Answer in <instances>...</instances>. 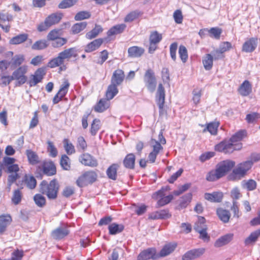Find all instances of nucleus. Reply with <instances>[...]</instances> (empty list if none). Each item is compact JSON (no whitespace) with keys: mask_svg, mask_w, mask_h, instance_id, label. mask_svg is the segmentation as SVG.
I'll return each instance as SVG.
<instances>
[{"mask_svg":"<svg viewBox=\"0 0 260 260\" xmlns=\"http://www.w3.org/2000/svg\"><path fill=\"white\" fill-rule=\"evenodd\" d=\"M78 56L77 50L75 47L63 50L59 52L57 57L53 58L48 62V67L54 68L60 67V70H66L67 67L64 65V61H69L72 58Z\"/></svg>","mask_w":260,"mask_h":260,"instance_id":"obj_1","label":"nucleus"},{"mask_svg":"<svg viewBox=\"0 0 260 260\" xmlns=\"http://www.w3.org/2000/svg\"><path fill=\"white\" fill-rule=\"evenodd\" d=\"M235 161L226 160L218 164L215 170L210 171L207 176V180L214 181L224 176L235 166Z\"/></svg>","mask_w":260,"mask_h":260,"instance_id":"obj_2","label":"nucleus"},{"mask_svg":"<svg viewBox=\"0 0 260 260\" xmlns=\"http://www.w3.org/2000/svg\"><path fill=\"white\" fill-rule=\"evenodd\" d=\"M59 185L56 179H53L48 184L47 181L43 180L40 184V192L45 194L49 199H55L57 198Z\"/></svg>","mask_w":260,"mask_h":260,"instance_id":"obj_3","label":"nucleus"},{"mask_svg":"<svg viewBox=\"0 0 260 260\" xmlns=\"http://www.w3.org/2000/svg\"><path fill=\"white\" fill-rule=\"evenodd\" d=\"M253 165L252 160H248L238 164L233 170L230 175L231 179H241L244 177L247 171L250 169Z\"/></svg>","mask_w":260,"mask_h":260,"instance_id":"obj_4","label":"nucleus"},{"mask_svg":"<svg viewBox=\"0 0 260 260\" xmlns=\"http://www.w3.org/2000/svg\"><path fill=\"white\" fill-rule=\"evenodd\" d=\"M242 148V144H234L229 140H224L215 146L216 151L224 153H231L235 150H239Z\"/></svg>","mask_w":260,"mask_h":260,"instance_id":"obj_5","label":"nucleus"},{"mask_svg":"<svg viewBox=\"0 0 260 260\" xmlns=\"http://www.w3.org/2000/svg\"><path fill=\"white\" fill-rule=\"evenodd\" d=\"M62 18L60 14L53 13L48 16L42 22L38 25V30L40 32L46 31L51 26L58 23Z\"/></svg>","mask_w":260,"mask_h":260,"instance_id":"obj_6","label":"nucleus"},{"mask_svg":"<svg viewBox=\"0 0 260 260\" xmlns=\"http://www.w3.org/2000/svg\"><path fill=\"white\" fill-rule=\"evenodd\" d=\"M97 177L98 175L95 172L92 171H87L78 178L76 181V183L78 186L82 187L95 182Z\"/></svg>","mask_w":260,"mask_h":260,"instance_id":"obj_7","label":"nucleus"},{"mask_svg":"<svg viewBox=\"0 0 260 260\" xmlns=\"http://www.w3.org/2000/svg\"><path fill=\"white\" fill-rule=\"evenodd\" d=\"M28 67L24 65L19 67L13 72L11 76L13 80H16V85L20 86L26 82L27 77L25 74L27 73Z\"/></svg>","mask_w":260,"mask_h":260,"instance_id":"obj_8","label":"nucleus"},{"mask_svg":"<svg viewBox=\"0 0 260 260\" xmlns=\"http://www.w3.org/2000/svg\"><path fill=\"white\" fill-rule=\"evenodd\" d=\"M149 143L152 150L148 155V162L154 163L155 161L157 155L162 151L163 147L159 142L153 139H151Z\"/></svg>","mask_w":260,"mask_h":260,"instance_id":"obj_9","label":"nucleus"},{"mask_svg":"<svg viewBox=\"0 0 260 260\" xmlns=\"http://www.w3.org/2000/svg\"><path fill=\"white\" fill-rule=\"evenodd\" d=\"M164 191L165 189L162 188L160 190L154 193L152 196V198L155 200H157L159 198H160V199L158 200L157 203V208L168 204L173 199V196L172 194H170L167 196H165V193H164Z\"/></svg>","mask_w":260,"mask_h":260,"instance_id":"obj_10","label":"nucleus"},{"mask_svg":"<svg viewBox=\"0 0 260 260\" xmlns=\"http://www.w3.org/2000/svg\"><path fill=\"white\" fill-rule=\"evenodd\" d=\"M144 80L148 89L151 92H153L156 87V81L154 73L151 69L146 71L144 75Z\"/></svg>","mask_w":260,"mask_h":260,"instance_id":"obj_11","label":"nucleus"},{"mask_svg":"<svg viewBox=\"0 0 260 260\" xmlns=\"http://www.w3.org/2000/svg\"><path fill=\"white\" fill-rule=\"evenodd\" d=\"M156 102L159 107V112L160 115H163L166 112L164 109L165 100V90L161 83H159L156 94Z\"/></svg>","mask_w":260,"mask_h":260,"instance_id":"obj_12","label":"nucleus"},{"mask_svg":"<svg viewBox=\"0 0 260 260\" xmlns=\"http://www.w3.org/2000/svg\"><path fill=\"white\" fill-rule=\"evenodd\" d=\"M46 73L43 68H39L35 72L34 74L31 75L28 82L30 87L36 86L38 83L41 82L43 79Z\"/></svg>","mask_w":260,"mask_h":260,"instance_id":"obj_13","label":"nucleus"},{"mask_svg":"<svg viewBox=\"0 0 260 260\" xmlns=\"http://www.w3.org/2000/svg\"><path fill=\"white\" fill-rule=\"evenodd\" d=\"M257 45V38L253 37L247 39L243 43L242 47V51L246 53L253 52Z\"/></svg>","mask_w":260,"mask_h":260,"instance_id":"obj_14","label":"nucleus"},{"mask_svg":"<svg viewBox=\"0 0 260 260\" xmlns=\"http://www.w3.org/2000/svg\"><path fill=\"white\" fill-rule=\"evenodd\" d=\"M69 233L70 231L68 226L63 225L53 230L51 233V236L54 239L60 240L68 236Z\"/></svg>","mask_w":260,"mask_h":260,"instance_id":"obj_15","label":"nucleus"},{"mask_svg":"<svg viewBox=\"0 0 260 260\" xmlns=\"http://www.w3.org/2000/svg\"><path fill=\"white\" fill-rule=\"evenodd\" d=\"M16 159L12 157L5 156L3 158V166H5L7 168L8 172L11 173L12 172H18L19 168L18 165L15 164Z\"/></svg>","mask_w":260,"mask_h":260,"instance_id":"obj_16","label":"nucleus"},{"mask_svg":"<svg viewBox=\"0 0 260 260\" xmlns=\"http://www.w3.org/2000/svg\"><path fill=\"white\" fill-rule=\"evenodd\" d=\"M80 162L84 166L95 167L98 165L97 160L89 153H84L79 158Z\"/></svg>","mask_w":260,"mask_h":260,"instance_id":"obj_17","label":"nucleus"},{"mask_svg":"<svg viewBox=\"0 0 260 260\" xmlns=\"http://www.w3.org/2000/svg\"><path fill=\"white\" fill-rule=\"evenodd\" d=\"M159 257L155 248H148L141 252L138 256V260H147L156 259Z\"/></svg>","mask_w":260,"mask_h":260,"instance_id":"obj_18","label":"nucleus"},{"mask_svg":"<svg viewBox=\"0 0 260 260\" xmlns=\"http://www.w3.org/2000/svg\"><path fill=\"white\" fill-rule=\"evenodd\" d=\"M41 166L45 174L48 176H52L56 174V167L52 161H44Z\"/></svg>","mask_w":260,"mask_h":260,"instance_id":"obj_19","label":"nucleus"},{"mask_svg":"<svg viewBox=\"0 0 260 260\" xmlns=\"http://www.w3.org/2000/svg\"><path fill=\"white\" fill-rule=\"evenodd\" d=\"M124 78V72L121 70L114 71L111 78V84L118 86L123 82Z\"/></svg>","mask_w":260,"mask_h":260,"instance_id":"obj_20","label":"nucleus"},{"mask_svg":"<svg viewBox=\"0 0 260 260\" xmlns=\"http://www.w3.org/2000/svg\"><path fill=\"white\" fill-rule=\"evenodd\" d=\"M223 193L219 191H215L212 193H205L204 198L206 200L215 203H220L223 199Z\"/></svg>","mask_w":260,"mask_h":260,"instance_id":"obj_21","label":"nucleus"},{"mask_svg":"<svg viewBox=\"0 0 260 260\" xmlns=\"http://www.w3.org/2000/svg\"><path fill=\"white\" fill-rule=\"evenodd\" d=\"M25 154L29 164L31 165H36L41 164L40 157L36 152L31 149H27L26 150Z\"/></svg>","mask_w":260,"mask_h":260,"instance_id":"obj_22","label":"nucleus"},{"mask_svg":"<svg viewBox=\"0 0 260 260\" xmlns=\"http://www.w3.org/2000/svg\"><path fill=\"white\" fill-rule=\"evenodd\" d=\"M177 247L176 243H168L166 244L161 249L158 254L159 257H165L173 252Z\"/></svg>","mask_w":260,"mask_h":260,"instance_id":"obj_23","label":"nucleus"},{"mask_svg":"<svg viewBox=\"0 0 260 260\" xmlns=\"http://www.w3.org/2000/svg\"><path fill=\"white\" fill-rule=\"evenodd\" d=\"M204 249H194L187 251L182 256V260H191L194 259L204 253Z\"/></svg>","mask_w":260,"mask_h":260,"instance_id":"obj_24","label":"nucleus"},{"mask_svg":"<svg viewBox=\"0 0 260 260\" xmlns=\"http://www.w3.org/2000/svg\"><path fill=\"white\" fill-rule=\"evenodd\" d=\"M233 236V234H228L221 237L215 241V247H220L228 244L232 240Z\"/></svg>","mask_w":260,"mask_h":260,"instance_id":"obj_25","label":"nucleus"},{"mask_svg":"<svg viewBox=\"0 0 260 260\" xmlns=\"http://www.w3.org/2000/svg\"><path fill=\"white\" fill-rule=\"evenodd\" d=\"M104 40L100 38L97 39L88 44L85 48V51L87 52H91L98 49L103 44Z\"/></svg>","mask_w":260,"mask_h":260,"instance_id":"obj_26","label":"nucleus"},{"mask_svg":"<svg viewBox=\"0 0 260 260\" xmlns=\"http://www.w3.org/2000/svg\"><path fill=\"white\" fill-rule=\"evenodd\" d=\"M216 214L221 221L224 223L229 221L231 213L229 211L222 208H218L216 209Z\"/></svg>","mask_w":260,"mask_h":260,"instance_id":"obj_27","label":"nucleus"},{"mask_svg":"<svg viewBox=\"0 0 260 260\" xmlns=\"http://www.w3.org/2000/svg\"><path fill=\"white\" fill-rule=\"evenodd\" d=\"M239 93L244 96H247L251 92V85L248 80L244 81L238 89Z\"/></svg>","mask_w":260,"mask_h":260,"instance_id":"obj_28","label":"nucleus"},{"mask_svg":"<svg viewBox=\"0 0 260 260\" xmlns=\"http://www.w3.org/2000/svg\"><path fill=\"white\" fill-rule=\"evenodd\" d=\"M144 49L138 46H133L128 49V56L131 57H139L144 53Z\"/></svg>","mask_w":260,"mask_h":260,"instance_id":"obj_29","label":"nucleus"},{"mask_svg":"<svg viewBox=\"0 0 260 260\" xmlns=\"http://www.w3.org/2000/svg\"><path fill=\"white\" fill-rule=\"evenodd\" d=\"M109 101L107 98L101 99L94 106V111L98 112H102L108 109L110 106Z\"/></svg>","mask_w":260,"mask_h":260,"instance_id":"obj_30","label":"nucleus"},{"mask_svg":"<svg viewBox=\"0 0 260 260\" xmlns=\"http://www.w3.org/2000/svg\"><path fill=\"white\" fill-rule=\"evenodd\" d=\"M126 28L125 24H120L116 25L111 27L107 32L108 37H111L114 35L122 33Z\"/></svg>","mask_w":260,"mask_h":260,"instance_id":"obj_31","label":"nucleus"},{"mask_svg":"<svg viewBox=\"0 0 260 260\" xmlns=\"http://www.w3.org/2000/svg\"><path fill=\"white\" fill-rule=\"evenodd\" d=\"M260 237V229L252 232L250 235L245 239L244 241L245 245H250L253 244Z\"/></svg>","mask_w":260,"mask_h":260,"instance_id":"obj_32","label":"nucleus"},{"mask_svg":"<svg viewBox=\"0 0 260 260\" xmlns=\"http://www.w3.org/2000/svg\"><path fill=\"white\" fill-rule=\"evenodd\" d=\"M124 167L127 169H133L135 167V156L133 153L128 154L123 161Z\"/></svg>","mask_w":260,"mask_h":260,"instance_id":"obj_33","label":"nucleus"},{"mask_svg":"<svg viewBox=\"0 0 260 260\" xmlns=\"http://www.w3.org/2000/svg\"><path fill=\"white\" fill-rule=\"evenodd\" d=\"M12 220L10 215H2L0 216V233L5 231L7 226Z\"/></svg>","mask_w":260,"mask_h":260,"instance_id":"obj_34","label":"nucleus"},{"mask_svg":"<svg viewBox=\"0 0 260 260\" xmlns=\"http://www.w3.org/2000/svg\"><path fill=\"white\" fill-rule=\"evenodd\" d=\"M119 165L117 164H113L110 166L106 171L107 175L109 178L115 180L117 178V171Z\"/></svg>","mask_w":260,"mask_h":260,"instance_id":"obj_35","label":"nucleus"},{"mask_svg":"<svg viewBox=\"0 0 260 260\" xmlns=\"http://www.w3.org/2000/svg\"><path fill=\"white\" fill-rule=\"evenodd\" d=\"M219 125L218 122H212L206 124V127L203 129V133L209 132L212 135H216L218 127Z\"/></svg>","mask_w":260,"mask_h":260,"instance_id":"obj_36","label":"nucleus"},{"mask_svg":"<svg viewBox=\"0 0 260 260\" xmlns=\"http://www.w3.org/2000/svg\"><path fill=\"white\" fill-rule=\"evenodd\" d=\"M118 92L117 86L110 84L107 89L106 97L108 100H112Z\"/></svg>","mask_w":260,"mask_h":260,"instance_id":"obj_37","label":"nucleus"},{"mask_svg":"<svg viewBox=\"0 0 260 260\" xmlns=\"http://www.w3.org/2000/svg\"><path fill=\"white\" fill-rule=\"evenodd\" d=\"M27 39V34H22L13 37L10 39L9 43L12 45H18L24 42Z\"/></svg>","mask_w":260,"mask_h":260,"instance_id":"obj_38","label":"nucleus"},{"mask_svg":"<svg viewBox=\"0 0 260 260\" xmlns=\"http://www.w3.org/2000/svg\"><path fill=\"white\" fill-rule=\"evenodd\" d=\"M103 30L102 27L96 24L94 28L86 34L87 39L91 40L96 37Z\"/></svg>","mask_w":260,"mask_h":260,"instance_id":"obj_39","label":"nucleus"},{"mask_svg":"<svg viewBox=\"0 0 260 260\" xmlns=\"http://www.w3.org/2000/svg\"><path fill=\"white\" fill-rule=\"evenodd\" d=\"M206 219L202 216L198 217V221L195 223L194 229L196 231H202L207 230V227L205 223Z\"/></svg>","mask_w":260,"mask_h":260,"instance_id":"obj_40","label":"nucleus"},{"mask_svg":"<svg viewBox=\"0 0 260 260\" xmlns=\"http://www.w3.org/2000/svg\"><path fill=\"white\" fill-rule=\"evenodd\" d=\"M23 182L27 187L30 189H34L37 185V181L32 176L25 175L24 177Z\"/></svg>","mask_w":260,"mask_h":260,"instance_id":"obj_41","label":"nucleus"},{"mask_svg":"<svg viewBox=\"0 0 260 260\" xmlns=\"http://www.w3.org/2000/svg\"><path fill=\"white\" fill-rule=\"evenodd\" d=\"M24 60L25 57L24 55H16L13 57L11 59V61L10 62L11 63V66L13 68H16V67L21 65L24 61Z\"/></svg>","mask_w":260,"mask_h":260,"instance_id":"obj_42","label":"nucleus"},{"mask_svg":"<svg viewBox=\"0 0 260 260\" xmlns=\"http://www.w3.org/2000/svg\"><path fill=\"white\" fill-rule=\"evenodd\" d=\"M213 57L210 54H207L203 59V63L206 70H210L213 67Z\"/></svg>","mask_w":260,"mask_h":260,"instance_id":"obj_43","label":"nucleus"},{"mask_svg":"<svg viewBox=\"0 0 260 260\" xmlns=\"http://www.w3.org/2000/svg\"><path fill=\"white\" fill-rule=\"evenodd\" d=\"M108 229L110 234L115 235L121 232L124 229V226L122 224L113 223L109 225Z\"/></svg>","mask_w":260,"mask_h":260,"instance_id":"obj_44","label":"nucleus"},{"mask_svg":"<svg viewBox=\"0 0 260 260\" xmlns=\"http://www.w3.org/2000/svg\"><path fill=\"white\" fill-rule=\"evenodd\" d=\"M62 35L61 29H54L51 30L47 35V38L49 41L55 40Z\"/></svg>","mask_w":260,"mask_h":260,"instance_id":"obj_45","label":"nucleus"},{"mask_svg":"<svg viewBox=\"0 0 260 260\" xmlns=\"http://www.w3.org/2000/svg\"><path fill=\"white\" fill-rule=\"evenodd\" d=\"M246 134V132L245 131H240L232 136L229 140L234 144H238V143L237 142H239L242 140Z\"/></svg>","mask_w":260,"mask_h":260,"instance_id":"obj_46","label":"nucleus"},{"mask_svg":"<svg viewBox=\"0 0 260 260\" xmlns=\"http://www.w3.org/2000/svg\"><path fill=\"white\" fill-rule=\"evenodd\" d=\"M101 121L99 119H94L91 125L90 132L92 136H95L101 128Z\"/></svg>","mask_w":260,"mask_h":260,"instance_id":"obj_47","label":"nucleus"},{"mask_svg":"<svg viewBox=\"0 0 260 260\" xmlns=\"http://www.w3.org/2000/svg\"><path fill=\"white\" fill-rule=\"evenodd\" d=\"M22 197V192L20 189L15 190L11 199L12 203L15 205L19 204L21 201Z\"/></svg>","mask_w":260,"mask_h":260,"instance_id":"obj_48","label":"nucleus"},{"mask_svg":"<svg viewBox=\"0 0 260 260\" xmlns=\"http://www.w3.org/2000/svg\"><path fill=\"white\" fill-rule=\"evenodd\" d=\"M60 164L63 169L65 170H69L71 168V162L69 157L64 154L62 155L60 160Z\"/></svg>","mask_w":260,"mask_h":260,"instance_id":"obj_49","label":"nucleus"},{"mask_svg":"<svg viewBox=\"0 0 260 260\" xmlns=\"http://www.w3.org/2000/svg\"><path fill=\"white\" fill-rule=\"evenodd\" d=\"M87 26L86 22H82L75 24L72 27V32L77 34L84 29Z\"/></svg>","mask_w":260,"mask_h":260,"instance_id":"obj_50","label":"nucleus"},{"mask_svg":"<svg viewBox=\"0 0 260 260\" xmlns=\"http://www.w3.org/2000/svg\"><path fill=\"white\" fill-rule=\"evenodd\" d=\"M64 148L68 154L71 155L75 152V149L74 145L69 142L68 139H65L63 141Z\"/></svg>","mask_w":260,"mask_h":260,"instance_id":"obj_51","label":"nucleus"},{"mask_svg":"<svg viewBox=\"0 0 260 260\" xmlns=\"http://www.w3.org/2000/svg\"><path fill=\"white\" fill-rule=\"evenodd\" d=\"M51 46L54 48H60L68 42L67 39L65 38L60 37L58 39L53 40Z\"/></svg>","mask_w":260,"mask_h":260,"instance_id":"obj_52","label":"nucleus"},{"mask_svg":"<svg viewBox=\"0 0 260 260\" xmlns=\"http://www.w3.org/2000/svg\"><path fill=\"white\" fill-rule=\"evenodd\" d=\"M48 46L47 42L45 40H41L36 42L31 46L33 50H42Z\"/></svg>","mask_w":260,"mask_h":260,"instance_id":"obj_53","label":"nucleus"},{"mask_svg":"<svg viewBox=\"0 0 260 260\" xmlns=\"http://www.w3.org/2000/svg\"><path fill=\"white\" fill-rule=\"evenodd\" d=\"M179 57L183 63L186 62L188 59L187 50L184 46L181 45L179 48Z\"/></svg>","mask_w":260,"mask_h":260,"instance_id":"obj_54","label":"nucleus"},{"mask_svg":"<svg viewBox=\"0 0 260 260\" xmlns=\"http://www.w3.org/2000/svg\"><path fill=\"white\" fill-rule=\"evenodd\" d=\"M162 39L161 34L158 33L157 31L152 32L149 37V42L157 44Z\"/></svg>","mask_w":260,"mask_h":260,"instance_id":"obj_55","label":"nucleus"},{"mask_svg":"<svg viewBox=\"0 0 260 260\" xmlns=\"http://www.w3.org/2000/svg\"><path fill=\"white\" fill-rule=\"evenodd\" d=\"M36 204L40 207H43L46 204V199L44 196L40 194H37L34 197Z\"/></svg>","mask_w":260,"mask_h":260,"instance_id":"obj_56","label":"nucleus"},{"mask_svg":"<svg viewBox=\"0 0 260 260\" xmlns=\"http://www.w3.org/2000/svg\"><path fill=\"white\" fill-rule=\"evenodd\" d=\"M192 198V194L188 193L184 195L181 198L180 206L181 207L185 208L190 202Z\"/></svg>","mask_w":260,"mask_h":260,"instance_id":"obj_57","label":"nucleus"},{"mask_svg":"<svg viewBox=\"0 0 260 260\" xmlns=\"http://www.w3.org/2000/svg\"><path fill=\"white\" fill-rule=\"evenodd\" d=\"M208 32L210 34L211 37H213L216 39H219L222 32L221 29L218 27H212L208 29Z\"/></svg>","mask_w":260,"mask_h":260,"instance_id":"obj_58","label":"nucleus"},{"mask_svg":"<svg viewBox=\"0 0 260 260\" xmlns=\"http://www.w3.org/2000/svg\"><path fill=\"white\" fill-rule=\"evenodd\" d=\"M87 147V145L85 139L82 136H80L77 139V147L79 150L85 151Z\"/></svg>","mask_w":260,"mask_h":260,"instance_id":"obj_59","label":"nucleus"},{"mask_svg":"<svg viewBox=\"0 0 260 260\" xmlns=\"http://www.w3.org/2000/svg\"><path fill=\"white\" fill-rule=\"evenodd\" d=\"M141 13L138 11H133L127 14L124 18L125 22H132L138 18Z\"/></svg>","mask_w":260,"mask_h":260,"instance_id":"obj_60","label":"nucleus"},{"mask_svg":"<svg viewBox=\"0 0 260 260\" xmlns=\"http://www.w3.org/2000/svg\"><path fill=\"white\" fill-rule=\"evenodd\" d=\"M47 151L49 153L50 156L53 157H56L57 155V150L53 142L49 141L47 142Z\"/></svg>","mask_w":260,"mask_h":260,"instance_id":"obj_61","label":"nucleus"},{"mask_svg":"<svg viewBox=\"0 0 260 260\" xmlns=\"http://www.w3.org/2000/svg\"><path fill=\"white\" fill-rule=\"evenodd\" d=\"M78 0H63L58 5L59 9H66L74 5Z\"/></svg>","mask_w":260,"mask_h":260,"instance_id":"obj_62","label":"nucleus"},{"mask_svg":"<svg viewBox=\"0 0 260 260\" xmlns=\"http://www.w3.org/2000/svg\"><path fill=\"white\" fill-rule=\"evenodd\" d=\"M69 86L70 84L68 81H64L57 94L63 98L67 94Z\"/></svg>","mask_w":260,"mask_h":260,"instance_id":"obj_63","label":"nucleus"},{"mask_svg":"<svg viewBox=\"0 0 260 260\" xmlns=\"http://www.w3.org/2000/svg\"><path fill=\"white\" fill-rule=\"evenodd\" d=\"M90 14L87 11H81L77 13L75 16V19L76 21H80L85 19H88L90 17Z\"/></svg>","mask_w":260,"mask_h":260,"instance_id":"obj_64","label":"nucleus"}]
</instances>
